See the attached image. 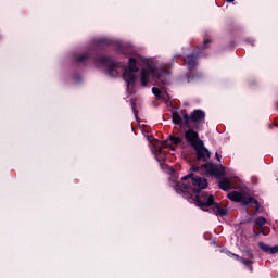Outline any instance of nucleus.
<instances>
[{
    "label": "nucleus",
    "instance_id": "obj_1",
    "mask_svg": "<svg viewBox=\"0 0 278 278\" xmlns=\"http://www.w3.org/2000/svg\"><path fill=\"white\" fill-rule=\"evenodd\" d=\"M181 181L185 182H177L176 184V192H187V194L194 195L195 203L198 207H201L204 212H207L206 207H212L214 203H216L214 195L201 191L207 188L208 182L207 179L197 176L193 173H189L181 178Z\"/></svg>",
    "mask_w": 278,
    "mask_h": 278
},
{
    "label": "nucleus",
    "instance_id": "obj_2",
    "mask_svg": "<svg viewBox=\"0 0 278 278\" xmlns=\"http://www.w3.org/2000/svg\"><path fill=\"white\" fill-rule=\"evenodd\" d=\"M181 58V54L174 55L172 63L166 64L164 67L159 68L157 66L149 63V60L144 59L143 64L146 67L141 70L140 84L143 88H147L151 84V77L153 79L154 86L164 89L168 81V75H170V68L173 67V62L175 59Z\"/></svg>",
    "mask_w": 278,
    "mask_h": 278
},
{
    "label": "nucleus",
    "instance_id": "obj_3",
    "mask_svg": "<svg viewBox=\"0 0 278 278\" xmlns=\"http://www.w3.org/2000/svg\"><path fill=\"white\" fill-rule=\"evenodd\" d=\"M210 45H212V40L205 39L202 45L198 46L199 52L193 51L191 54L186 55L185 64L188 68L187 79L189 81H192L194 79H201V77H203V74L201 73L192 74V71H194V68L199 66V53H201V51H205V49H210Z\"/></svg>",
    "mask_w": 278,
    "mask_h": 278
},
{
    "label": "nucleus",
    "instance_id": "obj_4",
    "mask_svg": "<svg viewBox=\"0 0 278 278\" xmlns=\"http://www.w3.org/2000/svg\"><path fill=\"white\" fill-rule=\"evenodd\" d=\"M124 73H123V79L126 81L127 86L129 84H136L138 76H136V73L140 71V67H138V60L136 58H129L128 59V66H124Z\"/></svg>",
    "mask_w": 278,
    "mask_h": 278
},
{
    "label": "nucleus",
    "instance_id": "obj_5",
    "mask_svg": "<svg viewBox=\"0 0 278 278\" xmlns=\"http://www.w3.org/2000/svg\"><path fill=\"white\" fill-rule=\"evenodd\" d=\"M94 62L96 64H103L110 77H118V71L116 68H121V62L116 63L111 56L105 55L94 58Z\"/></svg>",
    "mask_w": 278,
    "mask_h": 278
},
{
    "label": "nucleus",
    "instance_id": "obj_6",
    "mask_svg": "<svg viewBox=\"0 0 278 278\" xmlns=\"http://www.w3.org/2000/svg\"><path fill=\"white\" fill-rule=\"evenodd\" d=\"M185 127L187 129H190V123H201L205 122V111L201 109L193 110L190 115L188 113H185L182 115Z\"/></svg>",
    "mask_w": 278,
    "mask_h": 278
},
{
    "label": "nucleus",
    "instance_id": "obj_7",
    "mask_svg": "<svg viewBox=\"0 0 278 278\" xmlns=\"http://www.w3.org/2000/svg\"><path fill=\"white\" fill-rule=\"evenodd\" d=\"M203 170H205L206 175H210L211 177H225V166L223 164L216 166L212 162H205V164L202 165Z\"/></svg>",
    "mask_w": 278,
    "mask_h": 278
},
{
    "label": "nucleus",
    "instance_id": "obj_8",
    "mask_svg": "<svg viewBox=\"0 0 278 278\" xmlns=\"http://www.w3.org/2000/svg\"><path fill=\"white\" fill-rule=\"evenodd\" d=\"M185 140L186 142L190 143L192 149L199 147L200 144H203V140L199 137V132L197 130L192 129L191 126L185 130Z\"/></svg>",
    "mask_w": 278,
    "mask_h": 278
},
{
    "label": "nucleus",
    "instance_id": "obj_9",
    "mask_svg": "<svg viewBox=\"0 0 278 278\" xmlns=\"http://www.w3.org/2000/svg\"><path fill=\"white\" fill-rule=\"evenodd\" d=\"M193 149L195 151L198 162H207V160H210L212 153L207 148H205V143L202 142L200 146H197Z\"/></svg>",
    "mask_w": 278,
    "mask_h": 278
},
{
    "label": "nucleus",
    "instance_id": "obj_10",
    "mask_svg": "<svg viewBox=\"0 0 278 278\" xmlns=\"http://www.w3.org/2000/svg\"><path fill=\"white\" fill-rule=\"evenodd\" d=\"M108 47H112V40L108 38H100L94 41L96 51H105Z\"/></svg>",
    "mask_w": 278,
    "mask_h": 278
},
{
    "label": "nucleus",
    "instance_id": "obj_11",
    "mask_svg": "<svg viewBox=\"0 0 278 278\" xmlns=\"http://www.w3.org/2000/svg\"><path fill=\"white\" fill-rule=\"evenodd\" d=\"M228 255H229V257H232L233 260H237L238 262H240L241 264L247 266V268H249L250 273H253V262L252 261L243 258L242 256L231 253V252H229Z\"/></svg>",
    "mask_w": 278,
    "mask_h": 278
},
{
    "label": "nucleus",
    "instance_id": "obj_12",
    "mask_svg": "<svg viewBox=\"0 0 278 278\" xmlns=\"http://www.w3.org/2000/svg\"><path fill=\"white\" fill-rule=\"evenodd\" d=\"M245 197L247 195L238 191H232L228 193V199H230V201H233L235 203H241V205H243Z\"/></svg>",
    "mask_w": 278,
    "mask_h": 278
},
{
    "label": "nucleus",
    "instance_id": "obj_13",
    "mask_svg": "<svg viewBox=\"0 0 278 278\" xmlns=\"http://www.w3.org/2000/svg\"><path fill=\"white\" fill-rule=\"evenodd\" d=\"M242 205H249L250 207H253L255 212H260V202L253 197H247L243 200Z\"/></svg>",
    "mask_w": 278,
    "mask_h": 278
},
{
    "label": "nucleus",
    "instance_id": "obj_14",
    "mask_svg": "<svg viewBox=\"0 0 278 278\" xmlns=\"http://www.w3.org/2000/svg\"><path fill=\"white\" fill-rule=\"evenodd\" d=\"M258 248L264 253H269L270 255H275L278 252V245L270 247L264 242H258Z\"/></svg>",
    "mask_w": 278,
    "mask_h": 278
},
{
    "label": "nucleus",
    "instance_id": "obj_15",
    "mask_svg": "<svg viewBox=\"0 0 278 278\" xmlns=\"http://www.w3.org/2000/svg\"><path fill=\"white\" fill-rule=\"evenodd\" d=\"M212 212L216 216H227L228 214L227 208L220 206V204H218L217 202H214V204L212 205Z\"/></svg>",
    "mask_w": 278,
    "mask_h": 278
},
{
    "label": "nucleus",
    "instance_id": "obj_16",
    "mask_svg": "<svg viewBox=\"0 0 278 278\" xmlns=\"http://www.w3.org/2000/svg\"><path fill=\"white\" fill-rule=\"evenodd\" d=\"M219 189L224 190V192H229V190H232L233 186L231 185V179L229 178H223L218 182Z\"/></svg>",
    "mask_w": 278,
    "mask_h": 278
},
{
    "label": "nucleus",
    "instance_id": "obj_17",
    "mask_svg": "<svg viewBox=\"0 0 278 278\" xmlns=\"http://www.w3.org/2000/svg\"><path fill=\"white\" fill-rule=\"evenodd\" d=\"M90 59V52H85L75 56L77 64H86V61Z\"/></svg>",
    "mask_w": 278,
    "mask_h": 278
},
{
    "label": "nucleus",
    "instance_id": "obj_18",
    "mask_svg": "<svg viewBox=\"0 0 278 278\" xmlns=\"http://www.w3.org/2000/svg\"><path fill=\"white\" fill-rule=\"evenodd\" d=\"M172 122L174 125H181L184 123V117L181 118V115L177 111H174L172 113Z\"/></svg>",
    "mask_w": 278,
    "mask_h": 278
},
{
    "label": "nucleus",
    "instance_id": "obj_19",
    "mask_svg": "<svg viewBox=\"0 0 278 278\" xmlns=\"http://www.w3.org/2000/svg\"><path fill=\"white\" fill-rule=\"evenodd\" d=\"M266 223H268V219H266V217H264V216H258L254 220V225H255L256 229H260L261 227H264L266 225Z\"/></svg>",
    "mask_w": 278,
    "mask_h": 278
},
{
    "label": "nucleus",
    "instance_id": "obj_20",
    "mask_svg": "<svg viewBox=\"0 0 278 278\" xmlns=\"http://www.w3.org/2000/svg\"><path fill=\"white\" fill-rule=\"evenodd\" d=\"M152 94H154L156 99H163V101H166V96L162 94V90L157 87L152 88Z\"/></svg>",
    "mask_w": 278,
    "mask_h": 278
},
{
    "label": "nucleus",
    "instance_id": "obj_21",
    "mask_svg": "<svg viewBox=\"0 0 278 278\" xmlns=\"http://www.w3.org/2000/svg\"><path fill=\"white\" fill-rule=\"evenodd\" d=\"M168 139L170 141L172 144H181V142H184V139H181L180 137H175L173 135L168 136Z\"/></svg>",
    "mask_w": 278,
    "mask_h": 278
},
{
    "label": "nucleus",
    "instance_id": "obj_22",
    "mask_svg": "<svg viewBox=\"0 0 278 278\" xmlns=\"http://www.w3.org/2000/svg\"><path fill=\"white\" fill-rule=\"evenodd\" d=\"M256 230L263 236H268L270 233V227L268 226H262L261 228H256Z\"/></svg>",
    "mask_w": 278,
    "mask_h": 278
},
{
    "label": "nucleus",
    "instance_id": "obj_23",
    "mask_svg": "<svg viewBox=\"0 0 278 278\" xmlns=\"http://www.w3.org/2000/svg\"><path fill=\"white\" fill-rule=\"evenodd\" d=\"M245 257L253 260V257H255V255L253 254V252L251 250H245Z\"/></svg>",
    "mask_w": 278,
    "mask_h": 278
},
{
    "label": "nucleus",
    "instance_id": "obj_24",
    "mask_svg": "<svg viewBox=\"0 0 278 278\" xmlns=\"http://www.w3.org/2000/svg\"><path fill=\"white\" fill-rule=\"evenodd\" d=\"M131 110L135 114V116H138V111L136 110V102L131 101Z\"/></svg>",
    "mask_w": 278,
    "mask_h": 278
},
{
    "label": "nucleus",
    "instance_id": "obj_25",
    "mask_svg": "<svg viewBox=\"0 0 278 278\" xmlns=\"http://www.w3.org/2000/svg\"><path fill=\"white\" fill-rule=\"evenodd\" d=\"M161 144L162 147H168V140L163 141ZM162 147H159V151H162Z\"/></svg>",
    "mask_w": 278,
    "mask_h": 278
},
{
    "label": "nucleus",
    "instance_id": "obj_26",
    "mask_svg": "<svg viewBox=\"0 0 278 278\" xmlns=\"http://www.w3.org/2000/svg\"><path fill=\"white\" fill-rule=\"evenodd\" d=\"M245 42L248 45H251L252 47H255V41L251 40V39H247Z\"/></svg>",
    "mask_w": 278,
    "mask_h": 278
},
{
    "label": "nucleus",
    "instance_id": "obj_27",
    "mask_svg": "<svg viewBox=\"0 0 278 278\" xmlns=\"http://www.w3.org/2000/svg\"><path fill=\"white\" fill-rule=\"evenodd\" d=\"M215 157H216L217 162H220L223 156L220 154H218V152H216Z\"/></svg>",
    "mask_w": 278,
    "mask_h": 278
},
{
    "label": "nucleus",
    "instance_id": "obj_28",
    "mask_svg": "<svg viewBox=\"0 0 278 278\" xmlns=\"http://www.w3.org/2000/svg\"><path fill=\"white\" fill-rule=\"evenodd\" d=\"M148 140L151 141V142H153V140H154V142H160L159 140H156L155 138H153V136L148 137Z\"/></svg>",
    "mask_w": 278,
    "mask_h": 278
},
{
    "label": "nucleus",
    "instance_id": "obj_29",
    "mask_svg": "<svg viewBox=\"0 0 278 278\" xmlns=\"http://www.w3.org/2000/svg\"><path fill=\"white\" fill-rule=\"evenodd\" d=\"M260 233H262V232H260V230L256 229V231H254V238H257V236H260Z\"/></svg>",
    "mask_w": 278,
    "mask_h": 278
},
{
    "label": "nucleus",
    "instance_id": "obj_30",
    "mask_svg": "<svg viewBox=\"0 0 278 278\" xmlns=\"http://www.w3.org/2000/svg\"><path fill=\"white\" fill-rule=\"evenodd\" d=\"M191 170H194L195 173H199V166H193L192 168H191Z\"/></svg>",
    "mask_w": 278,
    "mask_h": 278
},
{
    "label": "nucleus",
    "instance_id": "obj_31",
    "mask_svg": "<svg viewBox=\"0 0 278 278\" xmlns=\"http://www.w3.org/2000/svg\"><path fill=\"white\" fill-rule=\"evenodd\" d=\"M227 1V3H233V1H236V0H226Z\"/></svg>",
    "mask_w": 278,
    "mask_h": 278
}]
</instances>
